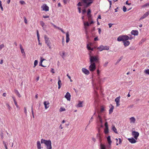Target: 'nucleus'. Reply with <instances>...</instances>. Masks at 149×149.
<instances>
[{"label": "nucleus", "mask_w": 149, "mask_h": 149, "mask_svg": "<svg viewBox=\"0 0 149 149\" xmlns=\"http://www.w3.org/2000/svg\"><path fill=\"white\" fill-rule=\"evenodd\" d=\"M41 143L45 145L47 149H52V142L50 140H47L42 139L41 140Z\"/></svg>", "instance_id": "1"}, {"label": "nucleus", "mask_w": 149, "mask_h": 149, "mask_svg": "<svg viewBox=\"0 0 149 149\" xmlns=\"http://www.w3.org/2000/svg\"><path fill=\"white\" fill-rule=\"evenodd\" d=\"M90 63H98L99 62V58L98 56H90Z\"/></svg>", "instance_id": "2"}, {"label": "nucleus", "mask_w": 149, "mask_h": 149, "mask_svg": "<svg viewBox=\"0 0 149 149\" xmlns=\"http://www.w3.org/2000/svg\"><path fill=\"white\" fill-rule=\"evenodd\" d=\"M129 39V37L126 35L121 36H119L117 38V40L118 41H126Z\"/></svg>", "instance_id": "3"}, {"label": "nucleus", "mask_w": 149, "mask_h": 149, "mask_svg": "<svg viewBox=\"0 0 149 149\" xmlns=\"http://www.w3.org/2000/svg\"><path fill=\"white\" fill-rule=\"evenodd\" d=\"M44 38L45 43L47 44L49 48L51 49V43L49 38L46 35L45 36Z\"/></svg>", "instance_id": "4"}, {"label": "nucleus", "mask_w": 149, "mask_h": 149, "mask_svg": "<svg viewBox=\"0 0 149 149\" xmlns=\"http://www.w3.org/2000/svg\"><path fill=\"white\" fill-rule=\"evenodd\" d=\"M100 51H102L103 50H108L109 49V47L107 46H104L103 45H100L97 48Z\"/></svg>", "instance_id": "5"}, {"label": "nucleus", "mask_w": 149, "mask_h": 149, "mask_svg": "<svg viewBox=\"0 0 149 149\" xmlns=\"http://www.w3.org/2000/svg\"><path fill=\"white\" fill-rule=\"evenodd\" d=\"M91 65L89 66V70L91 72L94 71L96 69V66L95 63H90Z\"/></svg>", "instance_id": "6"}, {"label": "nucleus", "mask_w": 149, "mask_h": 149, "mask_svg": "<svg viewBox=\"0 0 149 149\" xmlns=\"http://www.w3.org/2000/svg\"><path fill=\"white\" fill-rule=\"evenodd\" d=\"M83 2L86 4V6H89L93 2V0H83Z\"/></svg>", "instance_id": "7"}, {"label": "nucleus", "mask_w": 149, "mask_h": 149, "mask_svg": "<svg viewBox=\"0 0 149 149\" xmlns=\"http://www.w3.org/2000/svg\"><path fill=\"white\" fill-rule=\"evenodd\" d=\"M132 135L136 139H137L138 136H139V133L136 131H133L132 132Z\"/></svg>", "instance_id": "8"}, {"label": "nucleus", "mask_w": 149, "mask_h": 149, "mask_svg": "<svg viewBox=\"0 0 149 149\" xmlns=\"http://www.w3.org/2000/svg\"><path fill=\"white\" fill-rule=\"evenodd\" d=\"M149 15V10L145 13L140 19L139 20H141L147 17Z\"/></svg>", "instance_id": "9"}, {"label": "nucleus", "mask_w": 149, "mask_h": 149, "mask_svg": "<svg viewBox=\"0 0 149 149\" xmlns=\"http://www.w3.org/2000/svg\"><path fill=\"white\" fill-rule=\"evenodd\" d=\"M120 96L117 97L115 100V101L116 103V106L117 107H118L120 106V104H119L120 102Z\"/></svg>", "instance_id": "10"}, {"label": "nucleus", "mask_w": 149, "mask_h": 149, "mask_svg": "<svg viewBox=\"0 0 149 149\" xmlns=\"http://www.w3.org/2000/svg\"><path fill=\"white\" fill-rule=\"evenodd\" d=\"M82 71L83 73L87 75H88L90 73L89 71L85 68H82Z\"/></svg>", "instance_id": "11"}, {"label": "nucleus", "mask_w": 149, "mask_h": 149, "mask_svg": "<svg viewBox=\"0 0 149 149\" xmlns=\"http://www.w3.org/2000/svg\"><path fill=\"white\" fill-rule=\"evenodd\" d=\"M19 47H20V48L21 50V53H22V54L23 56H25V52L24 51V49L22 47V45L21 44H20L19 45Z\"/></svg>", "instance_id": "12"}, {"label": "nucleus", "mask_w": 149, "mask_h": 149, "mask_svg": "<svg viewBox=\"0 0 149 149\" xmlns=\"http://www.w3.org/2000/svg\"><path fill=\"white\" fill-rule=\"evenodd\" d=\"M107 139L108 143L109 145V146H108V148H110L111 144L112 142L111 140L110 136H108V137H107Z\"/></svg>", "instance_id": "13"}, {"label": "nucleus", "mask_w": 149, "mask_h": 149, "mask_svg": "<svg viewBox=\"0 0 149 149\" xmlns=\"http://www.w3.org/2000/svg\"><path fill=\"white\" fill-rule=\"evenodd\" d=\"M71 95L68 92H67L65 95V97L68 100L70 101V99Z\"/></svg>", "instance_id": "14"}, {"label": "nucleus", "mask_w": 149, "mask_h": 149, "mask_svg": "<svg viewBox=\"0 0 149 149\" xmlns=\"http://www.w3.org/2000/svg\"><path fill=\"white\" fill-rule=\"evenodd\" d=\"M66 42L67 43H68L69 42L70 39L69 38V32L68 31H67L66 33Z\"/></svg>", "instance_id": "15"}, {"label": "nucleus", "mask_w": 149, "mask_h": 149, "mask_svg": "<svg viewBox=\"0 0 149 149\" xmlns=\"http://www.w3.org/2000/svg\"><path fill=\"white\" fill-rule=\"evenodd\" d=\"M49 101H44V104L45 106V108L46 109H47L49 107V106L47 105H49Z\"/></svg>", "instance_id": "16"}, {"label": "nucleus", "mask_w": 149, "mask_h": 149, "mask_svg": "<svg viewBox=\"0 0 149 149\" xmlns=\"http://www.w3.org/2000/svg\"><path fill=\"white\" fill-rule=\"evenodd\" d=\"M42 8L43 10L45 11H48L49 10V8L46 4H44L42 6Z\"/></svg>", "instance_id": "17"}, {"label": "nucleus", "mask_w": 149, "mask_h": 149, "mask_svg": "<svg viewBox=\"0 0 149 149\" xmlns=\"http://www.w3.org/2000/svg\"><path fill=\"white\" fill-rule=\"evenodd\" d=\"M128 140L129 142L132 143H136V140L133 138H132L128 139Z\"/></svg>", "instance_id": "18"}, {"label": "nucleus", "mask_w": 149, "mask_h": 149, "mask_svg": "<svg viewBox=\"0 0 149 149\" xmlns=\"http://www.w3.org/2000/svg\"><path fill=\"white\" fill-rule=\"evenodd\" d=\"M92 45V44L91 43H89V44H88L87 45V48L88 50H91V51H93V48L91 47L90 46H91Z\"/></svg>", "instance_id": "19"}, {"label": "nucleus", "mask_w": 149, "mask_h": 149, "mask_svg": "<svg viewBox=\"0 0 149 149\" xmlns=\"http://www.w3.org/2000/svg\"><path fill=\"white\" fill-rule=\"evenodd\" d=\"M37 146L38 149H41V144L40 141H38L37 142Z\"/></svg>", "instance_id": "20"}, {"label": "nucleus", "mask_w": 149, "mask_h": 149, "mask_svg": "<svg viewBox=\"0 0 149 149\" xmlns=\"http://www.w3.org/2000/svg\"><path fill=\"white\" fill-rule=\"evenodd\" d=\"M131 33L134 36L137 35L138 34V32L136 30H132L131 31Z\"/></svg>", "instance_id": "21"}, {"label": "nucleus", "mask_w": 149, "mask_h": 149, "mask_svg": "<svg viewBox=\"0 0 149 149\" xmlns=\"http://www.w3.org/2000/svg\"><path fill=\"white\" fill-rule=\"evenodd\" d=\"M130 123H135L136 120L135 118L133 117H132L130 118Z\"/></svg>", "instance_id": "22"}, {"label": "nucleus", "mask_w": 149, "mask_h": 149, "mask_svg": "<svg viewBox=\"0 0 149 149\" xmlns=\"http://www.w3.org/2000/svg\"><path fill=\"white\" fill-rule=\"evenodd\" d=\"M124 46L125 47L128 46L130 44V42L129 41L127 40L123 42Z\"/></svg>", "instance_id": "23"}, {"label": "nucleus", "mask_w": 149, "mask_h": 149, "mask_svg": "<svg viewBox=\"0 0 149 149\" xmlns=\"http://www.w3.org/2000/svg\"><path fill=\"white\" fill-rule=\"evenodd\" d=\"M58 88L60 89L61 86V85H62L61 81L60 80V78L58 77Z\"/></svg>", "instance_id": "24"}, {"label": "nucleus", "mask_w": 149, "mask_h": 149, "mask_svg": "<svg viewBox=\"0 0 149 149\" xmlns=\"http://www.w3.org/2000/svg\"><path fill=\"white\" fill-rule=\"evenodd\" d=\"M44 60H45V59H43L41 60V61H40V63H39V66H41L42 67H45L47 66L46 65H43L42 64V62Z\"/></svg>", "instance_id": "25"}, {"label": "nucleus", "mask_w": 149, "mask_h": 149, "mask_svg": "<svg viewBox=\"0 0 149 149\" xmlns=\"http://www.w3.org/2000/svg\"><path fill=\"white\" fill-rule=\"evenodd\" d=\"M97 138L98 139L100 142L102 141V139L101 137L100 134L99 133H99L97 134Z\"/></svg>", "instance_id": "26"}, {"label": "nucleus", "mask_w": 149, "mask_h": 149, "mask_svg": "<svg viewBox=\"0 0 149 149\" xmlns=\"http://www.w3.org/2000/svg\"><path fill=\"white\" fill-rule=\"evenodd\" d=\"M13 99V101L14 102V103L15 106H16L17 108L19 107V106L18 105L14 97H12Z\"/></svg>", "instance_id": "27"}, {"label": "nucleus", "mask_w": 149, "mask_h": 149, "mask_svg": "<svg viewBox=\"0 0 149 149\" xmlns=\"http://www.w3.org/2000/svg\"><path fill=\"white\" fill-rule=\"evenodd\" d=\"M60 54L62 57V58L63 59L64 58V55L65 54V52H60Z\"/></svg>", "instance_id": "28"}, {"label": "nucleus", "mask_w": 149, "mask_h": 149, "mask_svg": "<svg viewBox=\"0 0 149 149\" xmlns=\"http://www.w3.org/2000/svg\"><path fill=\"white\" fill-rule=\"evenodd\" d=\"M112 130L114 131V132L115 133H118L117 129L115 127V126L114 125H112Z\"/></svg>", "instance_id": "29"}, {"label": "nucleus", "mask_w": 149, "mask_h": 149, "mask_svg": "<svg viewBox=\"0 0 149 149\" xmlns=\"http://www.w3.org/2000/svg\"><path fill=\"white\" fill-rule=\"evenodd\" d=\"M111 106H112L110 108L109 111V113L111 114L113 112V110L114 109V107L111 104Z\"/></svg>", "instance_id": "30"}, {"label": "nucleus", "mask_w": 149, "mask_h": 149, "mask_svg": "<svg viewBox=\"0 0 149 149\" xmlns=\"http://www.w3.org/2000/svg\"><path fill=\"white\" fill-rule=\"evenodd\" d=\"M104 132L105 134H107L109 132L108 128H105L104 130Z\"/></svg>", "instance_id": "31"}, {"label": "nucleus", "mask_w": 149, "mask_h": 149, "mask_svg": "<svg viewBox=\"0 0 149 149\" xmlns=\"http://www.w3.org/2000/svg\"><path fill=\"white\" fill-rule=\"evenodd\" d=\"M84 26H89V24L88 22H84Z\"/></svg>", "instance_id": "32"}, {"label": "nucleus", "mask_w": 149, "mask_h": 149, "mask_svg": "<svg viewBox=\"0 0 149 149\" xmlns=\"http://www.w3.org/2000/svg\"><path fill=\"white\" fill-rule=\"evenodd\" d=\"M6 105L7 107L8 110L10 111L11 110V107L10 106L9 104L7 103L6 104Z\"/></svg>", "instance_id": "33"}, {"label": "nucleus", "mask_w": 149, "mask_h": 149, "mask_svg": "<svg viewBox=\"0 0 149 149\" xmlns=\"http://www.w3.org/2000/svg\"><path fill=\"white\" fill-rule=\"evenodd\" d=\"M82 102L81 101H79V103L77 104L78 107H82Z\"/></svg>", "instance_id": "34"}, {"label": "nucleus", "mask_w": 149, "mask_h": 149, "mask_svg": "<svg viewBox=\"0 0 149 149\" xmlns=\"http://www.w3.org/2000/svg\"><path fill=\"white\" fill-rule=\"evenodd\" d=\"M38 61L37 60H35L34 61V65L33 66L34 68H35L36 66L38 64Z\"/></svg>", "instance_id": "35"}, {"label": "nucleus", "mask_w": 149, "mask_h": 149, "mask_svg": "<svg viewBox=\"0 0 149 149\" xmlns=\"http://www.w3.org/2000/svg\"><path fill=\"white\" fill-rule=\"evenodd\" d=\"M100 148L101 149H106L105 146L102 144L100 145Z\"/></svg>", "instance_id": "36"}, {"label": "nucleus", "mask_w": 149, "mask_h": 149, "mask_svg": "<svg viewBox=\"0 0 149 149\" xmlns=\"http://www.w3.org/2000/svg\"><path fill=\"white\" fill-rule=\"evenodd\" d=\"M91 10L90 9H88V10L87 12V16L91 15Z\"/></svg>", "instance_id": "37"}, {"label": "nucleus", "mask_w": 149, "mask_h": 149, "mask_svg": "<svg viewBox=\"0 0 149 149\" xmlns=\"http://www.w3.org/2000/svg\"><path fill=\"white\" fill-rule=\"evenodd\" d=\"M88 21L89 22H90L92 20V17H91V15L88 16Z\"/></svg>", "instance_id": "38"}, {"label": "nucleus", "mask_w": 149, "mask_h": 149, "mask_svg": "<svg viewBox=\"0 0 149 149\" xmlns=\"http://www.w3.org/2000/svg\"><path fill=\"white\" fill-rule=\"evenodd\" d=\"M144 72L146 74H149V69L146 70Z\"/></svg>", "instance_id": "39"}, {"label": "nucleus", "mask_w": 149, "mask_h": 149, "mask_svg": "<svg viewBox=\"0 0 149 149\" xmlns=\"http://www.w3.org/2000/svg\"><path fill=\"white\" fill-rule=\"evenodd\" d=\"M98 83L99 84H101V80L100 79V77H98V79H97Z\"/></svg>", "instance_id": "40"}, {"label": "nucleus", "mask_w": 149, "mask_h": 149, "mask_svg": "<svg viewBox=\"0 0 149 149\" xmlns=\"http://www.w3.org/2000/svg\"><path fill=\"white\" fill-rule=\"evenodd\" d=\"M104 111V107L103 106H102L101 107V108H100V112H102Z\"/></svg>", "instance_id": "41"}, {"label": "nucleus", "mask_w": 149, "mask_h": 149, "mask_svg": "<svg viewBox=\"0 0 149 149\" xmlns=\"http://www.w3.org/2000/svg\"><path fill=\"white\" fill-rule=\"evenodd\" d=\"M0 7L2 11L3 10V8L2 6L1 1L0 0Z\"/></svg>", "instance_id": "42"}, {"label": "nucleus", "mask_w": 149, "mask_h": 149, "mask_svg": "<svg viewBox=\"0 0 149 149\" xmlns=\"http://www.w3.org/2000/svg\"><path fill=\"white\" fill-rule=\"evenodd\" d=\"M59 110L60 111H64L65 110V109L64 108L61 107L60 108Z\"/></svg>", "instance_id": "43"}, {"label": "nucleus", "mask_w": 149, "mask_h": 149, "mask_svg": "<svg viewBox=\"0 0 149 149\" xmlns=\"http://www.w3.org/2000/svg\"><path fill=\"white\" fill-rule=\"evenodd\" d=\"M40 24L42 26V27H43V26L45 25V23L42 21H41L40 22Z\"/></svg>", "instance_id": "44"}, {"label": "nucleus", "mask_w": 149, "mask_h": 149, "mask_svg": "<svg viewBox=\"0 0 149 149\" xmlns=\"http://www.w3.org/2000/svg\"><path fill=\"white\" fill-rule=\"evenodd\" d=\"M123 10L124 12H125L127 11V8L124 6L123 7Z\"/></svg>", "instance_id": "45"}, {"label": "nucleus", "mask_w": 149, "mask_h": 149, "mask_svg": "<svg viewBox=\"0 0 149 149\" xmlns=\"http://www.w3.org/2000/svg\"><path fill=\"white\" fill-rule=\"evenodd\" d=\"M4 47V45L3 44H2L0 45V50H1L2 48Z\"/></svg>", "instance_id": "46"}, {"label": "nucleus", "mask_w": 149, "mask_h": 149, "mask_svg": "<svg viewBox=\"0 0 149 149\" xmlns=\"http://www.w3.org/2000/svg\"><path fill=\"white\" fill-rule=\"evenodd\" d=\"M104 125L105 126V128H108V123L107 122H106L105 123Z\"/></svg>", "instance_id": "47"}, {"label": "nucleus", "mask_w": 149, "mask_h": 149, "mask_svg": "<svg viewBox=\"0 0 149 149\" xmlns=\"http://www.w3.org/2000/svg\"><path fill=\"white\" fill-rule=\"evenodd\" d=\"M24 112L25 114L26 115L27 114V112L26 108L25 107L24 108Z\"/></svg>", "instance_id": "48"}, {"label": "nucleus", "mask_w": 149, "mask_h": 149, "mask_svg": "<svg viewBox=\"0 0 149 149\" xmlns=\"http://www.w3.org/2000/svg\"><path fill=\"white\" fill-rule=\"evenodd\" d=\"M19 3H21V4H24L25 3V2L23 1H19Z\"/></svg>", "instance_id": "49"}, {"label": "nucleus", "mask_w": 149, "mask_h": 149, "mask_svg": "<svg viewBox=\"0 0 149 149\" xmlns=\"http://www.w3.org/2000/svg\"><path fill=\"white\" fill-rule=\"evenodd\" d=\"M134 47L133 46L129 48L130 50H133L134 49Z\"/></svg>", "instance_id": "50"}, {"label": "nucleus", "mask_w": 149, "mask_h": 149, "mask_svg": "<svg viewBox=\"0 0 149 149\" xmlns=\"http://www.w3.org/2000/svg\"><path fill=\"white\" fill-rule=\"evenodd\" d=\"M52 25L54 27H55V28H56L58 29H59V27H57V26H56L54 24H52Z\"/></svg>", "instance_id": "51"}, {"label": "nucleus", "mask_w": 149, "mask_h": 149, "mask_svg": "<svg viewBox=\"0 0 149 149\" xmlns=\"http://www.w3.org/2000/svg\"><path fill=\"white\" fill-rule=\"evenodd\" d=\"M58 29L61 30L63 33H65V32L63 31V30L61 28H59Z\"/></svg>", "instance_id": "52"}, {"label": "nucleus", "mask_w": 149, "mask_h": 149, "mask_svg": "<svg viewBox=\"0 0 149 149\" xmlns=\"http://www.w3.org/2000/svg\"><path fill=\"white\" fill-rule=\"evenodd\" d=\"M77 6H82V3L80 2H79L77 4Z\"/></svg>", "instance_id": "53"}, {"label": "nucleus", "mask_w": 149, "mask_h": 149, "mask_svg": "<svg viewBox=\"0 0 149 149\" xmlns=\"http://www.w3.org/2000/svg\"><path fill=\"white\" fill-rule=\"evenodd\" d=\"M90 22V23H89V25L93 24L94 23V22L93 21H92V20H91Z\"/></svg>", "instance_id": "54"}, {"label": "nucleus", "mask_w": 149, "mask_h": 149, "mask_svg": "<svg viewBox=\"0 0 149 149\" xmlns=\"http://www.w3.org/2000/svg\"><path fill=\"white\" fill-rule=\"evenodd\" d=\"M78 10H79V13H81V8L80 7H79L78 8Z\"/></svg>", "instance_id": "55"}, {"label": "nucleus", "mask_w": 149, "mask_h": 149, "mask_svg": "<svg viewBox=\"0 0 149 149\" xmlns=\"http://www.w3.org/2000/svg\"><path fill=\"white\" fill-rule=\"evenodd\" d=\"M24 22L25 24H27V20L25 17V18H24Z\"/></svg>", "instance_id": "56"}, {"label": "nucleus", "mask_w": 149, "mask_h": 149, "mask_svg": "<svg viewBox=\"0 0 149 149\" xmlns=\"http://www.w3.org/2000/svg\"><path fill=\"white\" fill-rule=\"evenodd\" d=\"M37 36L38 37V40H39V35L38 33V31H37Z\"/></svg>", "instance_id": "57"}, {"label": "nucleus", "mask_w": 149, "mask_h": 149, "mask_svg": "<svg viewBox=\"0 0 149 149\" xmlns=\"http://www.w3.org/2000/svg\"><path fill=\"white\" fill-rule=\"evenodd\" d=\"M17 95L19 97H21V96H20V94L19 93V92L18 91L17 92Z\"/></svg>", "instance_id": "58"}, {"label": "nucleus", "mask_w": 149, "mask_h": 149, "mask_svg": "<svg viewBox=\"0 0 149 149\" xmlns=\"http://www.w3.org/2000/svg\"><path fill=\"white\" fill-rule=\"evenodd\" d=\"M3 143L4 145V147L5 146H6V143L4 141H3Z\"/></svg>", "instance_id": "59"}, {"label": "nucleus", "mask_w": 149, "mask_h": 149, "mask_svg": "<svg viewBox=\"0 0 149 149\" xmlns=\"http://www.w3.org/2000/svg\"><path fill=\"white\" fill-rule=\"evenodd\" d=\"M86 12V10L85 9H84L82 10V14H84Z\"/></svg>", "instance_id": "60"}, {"label": "nucleus", "mask_w": 149, "mask_h": 149, "mask_svg": "<svg viewBox=\"0 0 149 149\" xmlns=\"http://www.w3.org/2000/svg\"><path fill=\"white\" fill-rule=\"evenodd\" d=\"M49 17V16H43V17L44 18H48Z\"/></svg>", "instance_id": "61"}, {"label": "nucleus", "mask_w": 149, "mask_h": 149, "mask_svg": "<svg viewBox=\"0 0 149 149\" xmlns=\"http://www.w3.org/2000/svg\"><path fill=\"white\" fill-rule=\"evenodd\" d=\"M98 117L99 120H100V122H101L102 121V119H101V117L100 116V115L98 116Z\"/></svg>", "instance_id": "62"}, {"label": "nucleus", "mask_w": 149, "mask_h": 149, "mask_svg": "<svg viewBox=\"0 0 149 149\" xmlns=\"http://www.w3.org/2000/svg\"><path fill=\"white\" fill-rule=\"evenodd\" d=\"M98 37H97L95 38L94 39V40L95 41H97V40H98Z\"/></svg>", "instance_id": "63"}, {"label": "nucleus", "mask_w": 149, "mask_h": 149, "mask_svg": "<svg viewBox=\"0 0 149 149\" xmlns=\"http://www.w3.org/2000/svg\"><path fill=\"white\" fill-rule=\"evenodd\" d=\"M145 6H149V2L147 3H146L145 5Z\"/></svg>", "instance_id": "64"}]
</instances>
